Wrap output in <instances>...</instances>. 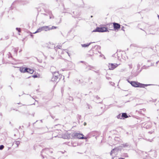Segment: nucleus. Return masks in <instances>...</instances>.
<instances>
[{"instance_id":"10","label":"nucleus","mask_w":159,"mask_h":159,"mask_svg":"<svg viewBox=\"0 0 159 159\" xmlns=\"http://www.w3.org/2000/svg\"><path fill=\"white\" fill-rule=\"evenodd\" d=\"M26 72L32 74L34 73V70L32 69L27 68Z\"/></svg>"},{"instance_id":"7","label":"nucleus","mask_w":159,"mask_h":159,"mask_svg":"<svg viewBox=\"0 0 159 159\" xmlns=\"http://www.w3.org/2000/svg\"><path fill=\"white\" fill-rule=\"evenodd\" d=\"M105 26L106 27V28H107L108 30H113V25L112 23L107 24Z\"/></svg>"},{"instance_id":"12","label":"nucleus","mask_w":159,"mask_h":159,"mask_svg":"<svg viewBox=\"0 0 159 159\" xmlns=\"http://www.w3.org/2000/svg\"><path fill=\"white\" fill-rule=\"evenodd\" d=\"M122 119L126 118L128 117L126 113H123L122 115Z\"/></svg>"},{"instance_id":"13","label":"nucleus","mask_w":159,"mask_h":159,"mask_svg":"<svg viewBox=\"0 0 159 159\" xmlns=\"http://www.w3.org/2000/svg\"><path fill=\"white\" fill-rule=\"evenodd\" d=\"M117 117L118 119H122V115H121V114H119Z\"/></svg>"},{"instance_id":"15","label":"nucleus","mask_w":159,"mask_h":159,"mask_svg":"<svg viewBox=\"0 0 159 159\" xmlns=\"http://www.w3.org/2000/svg\"><path fill=\"white\" fill-rule=\"evenodd\" d=\"M89 46V44H83L82 45V46L83 47H87L88 46Z\"/></svg>"},{"instance_id":"19","label":"nucleus","mask_w":159,"mask_h":159,"mask_svg":"<svg viewBox=\"0 0 159 159\" xmlns=\"http://www.w3.org/2000/svg\"><path fill=\"white\" fill-rule=\"evenodd\" d=\"M33 36H34V35H33V34H32V33H31V34H30V36H31L33 38Z\"/></svg>"},{"instance_id":"16","label":"nucleus","mask_w":159,"mask_h":159,"mask_svg":"<svg viewBox=\"0 0 159 159\" xmlns=\"http://www.w3.org/2000/svg\"><path fill=\"white\" fill-rule=\"evenodd\" d=\"M4 148V146L3 145L0 146V150H2Z\"/></svg>"},{"instance_id":"14","label":"nucleus","mask_w":159,"mask_h":159,"mask_svg":"<svg viewBox=\"0 0 159 159\" xmlns=\"http://www.w3.org/2000/svg\"><path fill=\"white\" fill-rule=\"evenodd\" d=\"M57 28V27L55 26H52L51 28L50 27V30L53 29H56Z\"/></svg>"},{"instance_id":"6","label":"nucleus","mask_w":159,"mask_h":159,"mask_svg":"<svg viewBox=\"0 0 159 159\" xmlns=\"http://www.w3.org/2000/svg\"><path fill=\"white\" fill-rule=\"evenodd\" d=\"M75 135L79 139H87V138L84 137V135L80 133H75Z\"/></svg>"},{"instance_id":"11","label":"nucleus","mask_w":159,"mask_h":159,"mask_svg":"<svg viewBox=\"0 0 159 159\" xmlns=\"http://www.w3.org/2000/svg\"><path fill=\"white\" fill-rule=\"evenodd\" d=\"M43 30L42 26L40 27L37 30V31H35L34 33H33V34H36L37 33L40 32Z\"/></svg>"},{"instance_id":"9","label":"nucleus","mask_w":159,"mask_h":159,"mask_svg":"<svg viewBox=\"0 0 159 159\" xmlns=\"http://www.w3.org/2000/svg\"><path fill=\"white\" fill-rule=\"evenodd\" d=\"M43 30L45 31H47L50 30V27L48 26H42Z\"/></svg>"},{"instance_id":"20","label":"nucleus","mask_w":159,"mask_h":159,"mask_svg":"<svg viewBox=\"0 0 159 159\" xmlns=\"http://www.w3.org/2000/svg\"><path fill=\"white\" fill-rule=\"evenodd\" d=\"M84 125H86V122H84Z\"/></svg>"},{"instance_id":"5","label":"nucleus","mask_w":159,"mask_h":159,"mask_svg":"<svg viewBox=\"0 0 159 159\" xmlns=\"http://www.w3.org/2000/svg\"><path fill=\"white\" fill-rule=\"evenodd\" d=\"M112 24L114 30H118L120 28V25L119 24L116 23H113Z\"/></svg>"},{"instance_id":"2","label":"nucleus","mask_w":159,"mask_h":159,"mask_svg":"<svg viewBox=\"0 0 159 159\" xmlns=\"http://www.w3.org/2000/svg\"><path fill=\"white\" fill-rule=\"evenodd\" d=\"M109 30L105 26L97 27L95 30H93L94 32H108Z\"/></svg>"},{"instance_id":"21","label":"nucleus","mask_w":159,"mask_h":159,"mask_svg":"<svg viewBox=\"0 0 159 159\" xmlns=\"http://www.w3.org/2000/svg\"><path fill=\"white\" fill-rule=\"evenodd\" d=\"M119 159H125L123 158H119Z\"/></svg>"},{"instance_id":"8","label":"nucleus","mask_w":159,"mask_h":159,"mask_svg":"<svg viewBox=\"0 0 159 159\" xmlns=\"http://www.w3.org/2000/svg\"><path fill=\"white\" fill-rule=\"evenodd\" d=\"M27 68L20 67V70L21 72L25 73L27 72Z\"/></svg>"},{"instance_id":"18","label":"nucleus","mask_w":159,"mask_h":159,"mask_svg":"<svg viewBox=\"0 0 159 159\" xmlns=\"http://www.w3.org/2000/svg\"><path fill=\"white\" fill-rule=\"evenodd\" d=\"M32 76H33V77L34 78L37 77V76L36 75H33Z\"/></svg>"},{"instance_id":"3","label":"nucleus","mask_w":159,"mask_h":159,"mask_svg":"<svg viewBox=\"0 0 159 159\" xmlns=\"http://www.w3.org/2000/svg\"><path fill=\"white\" fill-rule=\"evenodd\" d=\"M59 75V74L58 72H54L53 73V76L52 79V80L54 81H57Z\"/></svg>"},{"instance_id":"22","label":"nucleus","mask_w":159,"mask_h":159,"mask_svg":"<svg viewBox=\"0 0 159 159\" xmlns=\"http://www.w3.org/2000/svg\"><path fill=\"white\" fill-rule=\"evenodd\" d=\"M158 17L159 18V16H158Z\"/></svg>"},{"instance_id":"4","label":"nucleus","mask_w":159,"mask_h":159,"mask_svg":"<svg viewBox=\"0 0 159 159\" xmlns=\"http://www.w3.org/2000/svg\"><path fill=\"white\" fill-rule=\"evenodd\" d=\"M118 66L117 64L109 63L108 67L110 70H113Z\"/></svg>"},{"instance_id":"17","label":"nucleus","mask_w":159,"mask_h":159,"mask_svg":"<svg viewBox=\"0 0 159 159\" xmlns=\"http://www.w3.org/2000/svg\"><path fill=\"white\" fill-rule=\"evenodd\" d=\"M16 30L19 32H20L21 31V29L20 28H16Z\"/></svg>"},{"instance_id":"1","label":"nucleus","mask_w":159,"mask_h":159,"mask_svg":"<svg viewBox=\"0 0 159 159\" xmlns=\"http://www.w3.org/2000/svg\"><path fill=\"white\" fill-rule=\"evenodd\" d=\"M134 87L145 88L148 85L142 84L137 82L134 81H128Z\"/></svg>"}]
</instances>
